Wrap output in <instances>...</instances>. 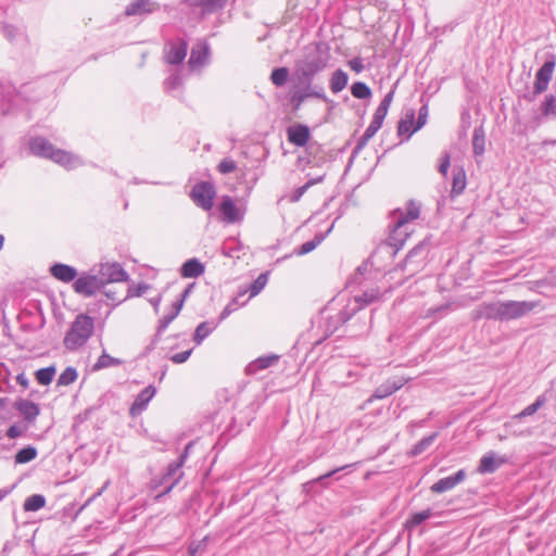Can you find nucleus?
Returning a JSON list of instances; mask_svg holds the SVG:
<instances>
[{"label": "nucleus", "instance_id": "a211bd4d", "mask_svg": "<svg viewBox=\"0 0 556 556\" xmlns=\"http://www.w3.org/2000/svg\"><path fill=\"white\" fill-rule=\"evenodd\" d=\"M465 469H459L452 476L439 479L435 483H433L430 488L431 492L441 494L446 491L454 489L457 484L462 483L466 479Z\"/></svg>", "mask_w": 556, "mask_h": 556}, {"label": "nucleus", "instance_id": "3c124183", "mask_svg": "<svg viewBox=\"0 0 556 556\" xmlns=\"http://www.w3.org/2000/svg\"><path fill=\"white\" fill-rule=\"evenodd\" d=\"M324 175L318 176L316 178L309 179L305 185L296 188L294 192L290 197L291 202H298L303 197V194L308 190L309 187L319 184L324 180Z\"/></svg>", "mask_w": 556, "mask_h": 556}, {"label": "nucleus", "instance_id": "f704fd0d", "mask_svg": "<svg viewBox=\"0 0 556 556\" xmlns=\"http://www.w3.org/2000/svg\"><path fill=\"white\" fill-rule=\"evenodd\" d=\"M439 433L433 432L429 434L428 437L422 438L420 441H418L407 453L409 457H416L420 454H422L438 438Z\"/></svg>", "mask_w": 556, "mask_h": 556}, {"label": "nucleus", "instance_id": "ddd939ff", "mask_svg": "<svg viewBox=\"0 0 556 556\" xmlns=\"http://www.w3.org/2000/svg\"><path fill=\"white\" fill-rule=\"evenodd\" d=\"M155 393L156 388L152 384H149L140 391L129 407V415L131 417H137L142 414V412L148 407L150 401L154 397Z\"/></svg>", "mask_w": 556, "mask_h": 556}, {"label": "nucleus", "instance_id": "6e6552de", "mask_svg": "<svg viewBox=\"0 0 556 556\" xmlns=\"http://www.w3.org/2000/svg\"><path fill=\"white\" fill-rule=\"evenodd\" d=\"M190 13L199 18H203L206 15H211L227 4V0H184Z\"/></svg>", "mask_w": 556, "mask_h": 556}, {"label": "nucleus", "instance_id": "20e7f679", "mask_svg": "<svg viewBox=\"0 0 556 556\" xmlns=\"http://www.w3.org/2000/svg\"><path fill=\"white\" fill-rule=\"evenodd\" d=\"M93 330L94 321L90 316L86 314L77 315L65 333L64 346L70 351H76L87 343Z\"/></svg>", "mask_w": 556, "mask_h": 556}, {"label": "nucleus", "instance_id": "603ef678", "mask_svg": "<svg viewBox=\"0 0 556 556\" xmlns=\"http://www.w3.org/2000/svg\"><path fill=\"white\" fill-rule=\"evenodd\" d=\"M78 372L76 368L68 366L66 367L58 378V386H70L76 381Z\"/></svg>", "mask_w": 556, "mask_h": 556}, {"label": "nucleus", "instance_id": "e433bc0d", "mask_svg": "<svg viewBox=\"0 0 556 556\" xmlns=\"http://www.w3.org/2000/svg\"><path fill=\"white\" fill-rule=\"evenodd\" d=\"M1 31L4 35V37L11 42H14L24 37V29L22 27L8 23H3L1 25Z\"/></svg>", "mask_w": 556, "mask_h": 556}, {"label": "nucleus", "instance_id": "dca6fc26", "mask_svg": "<svg viewBox=\"0 0 556 556\" xmlns=\"http://www.w3.org/2000/svg\"><path fill=\"white\" fill-rule=\"evenodd\" d=\"M187 51L188 42L180 38L168 45V48L165 51V60L168 64L178 65L185 60Z\"/></svg>", "mask_w": 556, "mask_h": 556}, {"label": "nucleus", "instance_id": "0e129e2a", "mask_svg": "<svg viewBox=\"0 0 556 556\" xmlns=\"http://www.w3.org/2000/svg\"><path fill=\"white\" fill-rule=\"evenodd\" d=\"M181 308H182V302H174L172 304V311L168 314H166L165 316L167 317L168 320L173 321L178 316Z\"/></svg>", "mask_w": 556, "mask_h": 556}, {"label": "nucleus", "instance_id": "e2e57ef3", "mask_svg": "<svg viewBox=\"0 0 556 556\" xmlns=\"http://www.w3.org/2000/svg\"><path fill=\"white\" fill-rule=\"evenodd\" d=\"M169 479H163V475L161 477H154L150 481V488L151 490L155 491L161 486H164V489L169 484Z\"/></svg>", "mask_w": 556, "mask_h": 556}, {"label": "nucleus", "instance_id": "393cba45", "mask_svg": "<svg viewBox=\"0 0 556 556\" xmlns=\"http://www.w3.org/2000/svg\"><path fill=\"white\" fill-rule=\"evenodd\" d=\"M204 271V264L195 257L187 260L180 267V275L184 278H198Z\"/></svg>", "mask_w": 556, "mask_h": 556}, {"label": "nucleus", "instance_id": "aec40b11", "mask_svg": "<svg viewBox=\"0 0 556 556\" xmlns=\"http://www.w3.org/2000/svg\"><path fill=\"white\" fill-rule=\"evenodd\" d=\"M288 141L296 147H304L309 140V128L304 124H296L287 129Z\"/></svg>", "mask_w": 556, "mask_h": 556}, {"label": "nucleus", "instance_id": "9d476101", "mask_svg": "<svg viewBox=\"0 0 556 556\" xmlns=\"http://www.w3.org/2000/svg\"><path fill=\"white\" fill-rule=\"evenodd\" d=\"M556 66V61L554 58H551L544 62V64L538 70L535 74L534 89L532 96L528 98L529 101L534 100V98L544 92L548 84L553 77V73Z\"/></svg>", "mask_w": 556, "mask_h": 556}, {"label": "nucleus", "instance_id": "680f3d73", "mask_svg": "<svg viewBox=\"0 0 556 556\" xmlns=\"http://www.w3.org/2000/svg\"><path fill=\"white\" fill-rule=\"evenodd\" d=\"M191 353L192 350L190 349L180 353L173 354L169 356V359L175 364H182L190 357Z\"/></svg>", "mask_w": 556, "mask_h": 556}, {"label": "nucleus", "instance_id": "c9c22d12", "mask_svg": "<svg viewBox=\"0 0 556 556\" xmlns=\"http://www.w3.org/2000/svg\"><path fill=\"white\" fill-rule=\"evenodd\" d=\"M353 466H354L353 464H349V465H344V466H341V467L334 468V469H332V470H330V471L326 472L325 475H321V476H319V477H317V478H315V479H313V480H311V481L306 482V483L304 484V488H305V489H307L308 486H312V485H314V484H316V483H319V484H321L323 486H325V488H326V486L328 485V480H329L331 477H333L336 473H338V472H340V471H342V470H345V469H348V468H352Z\"/></svg>", "mask_w": 556, "mask_h": 556}, {"label": "nucleus", "instance_id": "f8f14e48", "mask_svg": "<svg viewBox=\"0 0 556 556\" xmlns=\"http://www.w3.org/2000/svg\"><path fill=\"white\" fill-rule=\"evenodd\" d=\"M210 58V46L206 42H197L190 52L188 66L191 71L198 70L207 64Z\"/></svg>", "mask_w": 556, "mask_h": 556}, {"label": "nucleus", "instance_id": "338daca9", "mask_svg": "<svg viewBox=\"0 0 556 556\" xmlns=\"http://www.w3.org/2000/svg\"><path fill=\"white\" fill-rule=\"evenodd\" d=\"M451 162H450V155L447 153L444 154L441 164L439 165V172L443 175H446L448 168H450Z\"/></svg>", "mask_w": 556, "mask_h": 556}, {"label": "nucleus", "instance_id": "4d7b16f0", "mask_svg": "<svg viewBox=\"0 0 556 556\" xmlns=\"http://www.w3.org/2000/svg\"><path fill=\"white\" fill-rule=\"evenodd\" d=\"M182 85V78L178 73L172 74L164 80V89L169 92L180 88Z\"/></svg>", "mask_w": 556, "mask_h": 556}, {"label": "nucleus", "instance_id": "7ed1b4c3", "mask_svg": "<svg viewBox=\"0 0 556 556\" xmlns=\"http://www.w3.org/2000/svg\"><path fill=\"white\" fill-rule=\"evenodd\" d=\"M28 149L30 154L37 157L51 160L67 169L83 165V162L78 156L62 149L55 148L47 138L42 136H35L29 138Z\"/></svg>", "mask_w": 556, "mask_h": 556}, {"label": "nucleus", "instance_id": "052dcab7", "mask_svg": "<svg viewBox=\"0 0 556 556\" xmlns=\"http://www.w3.org/2000/svg\"><path fill=\"white\" fill-rule=\"evenodd\" d=\"M428 117V105L424 104L418 112V118L415 124V129H420L427 122Z\"/></svg>", "mask_w": 556, "mask_h": 556}, {"label": "nucleus", "instance_id": "6e6d98bb", "mask_svg": "<svg viewBox=\"0 0 556 556\" xmlns=\"http://www.w3.org/2000/svg\"><path fill=\"white\" fill-rule=\"evenodd\" d=\"M268 281V273H262L258 275V277L253 281V283L250 287V295L255 296L257 295L266 286Z\"/></svg>", "mask_w": 556, "mask_h": 556}, {"label": "nucleus", "instance_id": "79ce46f5", "mask_svg": "<svg viewBox=\"0 0 556 556\" xmlns=\"http://www.w3.org/2000/svg\"><path fill=\"white\" fill-rule=\"evenodd\" d=\"M432 516V510L427 508L421 511H417L410 515V517L406 520L405 527L408 529H413L421 525L424 521L429 519Z\"/></svg>", "mask_w": 556, "mask_h": 556}, {"label": "nucleus", "instance_id": "0eeeda50", "mask_svg": "<svg viewBox=\"0 0 556 556\" xmlns=\"http://www.w3.org/2000/svg\"><path fill=\"white\" fill-rule=\"evenodd\" d=\"M97 275L100 278V280H102L103 288L108 283L123 282L129 279L128 273L117 262L101 263Z\"/></svg>", "mask_w": 556, "mask_h": 556}, {"label": "nucleus", "instance_id": "49530a36", "mask_svg": "<svg viewBox=\"0 0 556 556\" xmlns=\"http://www.w3.org/2000/svg\"><path fill=\"white\" fill-rule=\"evenodd\" d=\"M172 321L167 319V317L164 315L160 320L156 328V332L153 336L151 343L146 348V353L151 352L157 344V342L161 339L162 333L166 330V328L169 326Z\"/></svg>", "mask_w": 556, "mask_h": 556}, {"label": "nucleus", "instance_id": "cd10ccee", "mask_svg": "<svg viewBox=\"0 0 556 556\" xmlns=\"http://www.w3.org/2000/svg\"><path fill=\"white\" fill-rule=\"evenodd\" d=\"M395 93V86L383 97L382 101L376 109L372 121L383 124V121L388 114L389 108L393 101Z\"/></svg>", "mask_w": 556, "mask_h": 556}, {"label": "nucleus", "instance_id": "f03ea898", "mask_svg": "<svg viewBox=\"0 0 556 556\" xmlns=\"http://www.w3.org/2000/svg\"><path fill=\"white\" fill-rule=\"evenodd\" d=\"M538 305L539 302L534 301L513 300L482 303L472 311L471 317L473 320L485 318L498 321H509L528 315Z\"/></svg>", "mask_w": 556, "mask_h": 556}, {"label": "nucleus", "instance_id": "c756f323", "mask_svg": "<svg viewBox=\"0 0 556 556\" xmlns=\"http://www.w3.org/2000/svg\"><path fill=\"white\" fill-rule=\"evenodd\" d=\"M217 327L214 321H202L195 328L193 334V341L197 345H200L204 339H206Z\"/></svg>", "mask_w": 556, "mask_h": 556}, {"label": "nucleus", "instance_id": "4c0bfd02", "mask_svg": "<svg viewBox=\"0 0 556 556\" xmlns=\"http://www.w3.org/2000/svg\"><path fill=\"white\" fill-rule=\"evenodd\" d=\"M414 118H415V112L410 111L408 114H406V118L401 119L399 122V125H397L399 135L407 134V136L410 137L414 132H416L418 130V129H415Z\"/></svg>", "mask_w": 556, "mask_h": 556}, {"label": "nucleus", "instance_id": "4468645a", "mask_svg": "<svg viewBox=\"0 0 556 556\" xmlns=\"http://www.w3.org/2000/svg\"><path fill=\"white\" fill-rule=\"evenodd\" d=\"M308 98H316L323 101H327V96L323 86L315 85V88L304 89L291 96V104L294 111L299 110L302 103Z\"/></svg>", "mask_w": 556, "mask_h": 556}, {"label": "nucleus", "instance_id": "ea45409f", "mask_svg": "<svg viewBox=\"0 0 556 556\" xmlns=\"http://www.w3.org/2000/svg\"><path fill=\"white\" fill-rule=\"evenodd\" d=\"M17 93L15 92V88L9 83L0 81V102L1 103H15L17 99Z\"/></svg>", "mask_w": 556, "mask_h": 556}, {"label": "nucleus", "instance_id": "1a4fd4ad", "mask_svg": "<svg viewBox=\"0 0 556 556\" xmlns=\"http://www.w3.org/2000/svg\"><path fill=\"white\" fill-rule=\"evenodd\" d=\"M429 253V243L426 240L420 241L416 244L406 255L402 269H406L410 266V274L417 273L422 266Z\"/></svg>", "mask_w": 556, "mask_h": 556}, {"label": "nucleus", "instance_id": "774afa93", "mask_svg": "<svg viewBox=\"0 0 556 556\" xmlns=\"http://www.w3.org/2000/svg\"><path fill=\"white\" fill-rule=\"evenodd\" d=\"M21 434H22V431H21L20 427H18V426H16V425H12V426H11V427H9V429L7 430V435H8L10 439L18 438Z\"/></svg>", "mask_w": 556, "mask_h": 556}, {"label": "nucleus", "instance_id": "b1692460", "mask_svg": "<svg viewBox=\"0 0 556 556\" xmlns=\"http://www.w3.org/2000/svg\"><path fill=\"white\" fill-rule=\"evenodd\" d=\"M279 361V355L277 354H268L263 355L251 362L245 371L249 375H254L258 372L260 370L266 369L268 367H271L273 365L277 364Z\"/></svg>", "mask_w": 556, "mask_h": 556}, {"label": "nucleus", "instance_id": "423d86ee", "mask_svg": "<svg viewBox=\"0 0 556 556\" xmlns=\"http://www.w3.org/2000/svg\"><path fill=\"white\" fill-rule=\"evenodd\" d=\"M215 194V187L208 181L195 184L190 192V197L195 205L204 211H210L213 207Z\"/></svg>", "mask_w": 556, "mask_h": 556}, {"label": "nucleus", "instance_id": "864d4df0", "mask_svg": "<svg viewBox=\"0 0 556 556\" xmlns=\"http://www.w3.org/2000/svg\"><path fill=\"white\" fill-rule=\"evenodd\" d=\"M362 309V305H356L354 303L353 306L351 304L346 305L337 316V319L340 324H345L349 321L355 314Z\"/></svg>", "mask_w": 556, "mask_h": 556}, {"label": "nucleus", "instance_id": "8fccbe9b", "mask_svg": "<svg viewBox=\"0 0 556 556\" xmlns=\"http://www.w3.org/2000/svg\"><path fill=\"white\" fill-rule=\"evenodd\" d=\"M289 77V70L285 66L276 67L271 71L270 80L277 87L286 85Z\"/></svg>", "mask_w": 556, "mask_h": 556}, {"label": "nucleus", "instance_id": "bb28decb", "mask_svg": "<svg viewBox=\"0 0 556 556\" xmlns=\"http://www.w3.org/2000/svg\"><path fill=\"white\" fill-rule=\"evenodd\" d=\"M382 124L371 119L365 132L357 140L356 146L353 150V155L358 154L367 146L368 141L377 134Z\"/></svg>", "mask_w": 556, "mask_h": 556}, {"label": "nucleus", "instance_id": "bf43d9fd", "mask_svg": "<svg viewBox=\"0 0 556 556\" xmlns=\"http://www.w3.org/2000/svg\"><path fill=\"white\" fill-rule=\"evenodd\" d=\"M148 289L149 286L143 282L130 286L127 290V298L141 296Z\"/></svg>", "mask_w": 556, "mask_h": 556}, {"label": "nucleus", "instance_id": "69168bd1", "mask_svg": "<svg viewBox=\"0 0 556 556\" xmlns=\"http://www.w3.org/2000/svg\"><path fill=\"white\" fill-rule=\"evenodd\" d=\"M349 66L351 67L352 71H354L355 73H361L364 71L365 66L363 64V60L361 58H354L352 60L349 61Z\"/></svg>", "mask_w": 556, "mask_h": 556}, {"label": "nucleus", "instance_id": "9b49d317", "mask_svg": "<svg viewBox=\"0 0 556 556\" xmlns=\"http://www.w3.org/2000/svg\"><path fill=\"white\" fill-rule=\"evenodd\" d=\"M73 288L76 293L90 298L100 291L103 286L102 280H100L97 274H83L74 281Z\"/></svg>", "mask_w": 556, "mask_h": 556}, {"label": "nucleus", "instance_id": "f257e3e1", "mask_svg": "<svg viewBox=\"0 0 556 556\" xmlns=\"http://www.w3.org/2000/svg\"><path fill=\"white\" fill-rule=\"evenodd\" d=\"M420 208V203L415 200H409L404 210L397 208L393 211V225L391 232L388 239L377 247L375 252L371 254V258H376L381 255H388L389 258H393L397 254L405 244L407 238L410 236L412 230L409 229V223L419 218Z\"/></svg>", "mask_w": 556, "mask_h": 556}, {"label": "nucleus", "instance_id": "09e8293b", "mask_svg": "<svg viewBox=\"0 0 556 556\" xmlns=\"http://www.w3.org/2000/svg\"><path fill=\"white\" fill-rule=\"evenodd\" d=\"M351 93L356 99H368L371 97V89L363 81H356L351 86Z\"/></svg>", "mask_w": 556, "mask_h": 556}, {"label": "nucleus", "instance_id": "58836bf2", "mask_svg": "<svg viewBox=\"0 0 556 556\" xmlns=\"http://www.w3.org/2000/svg\"><path fill=\"white\" fill-rule=\"evenodd\" d=\"M38 455L37 448L33 445L21 448L14 456L15 464H26L34 460Z\"/></svg>", "mask_w": 556, "mask_h": 556}, {"label": "nucleus", "instance_id": "6ab92c4d", "mask_svg": "<svg viewBox=\"0 0 556 556\" xmlns=\"http://www.w3.org/2000/svg\"><path fill=\"white\" fill-rule=\"evenodd\" d=\"M506 462V457H496L494 452H488L481 457L477 471L482 475L493 473Z\"/></svg>", "mask_w": 556, "mask_h": 556}, {"label": "nucleus", "instance_id": "37998d69", "mask_svg": "<svg viewBox=\"0 0 556 556\" xmlns=\"http://www.w3.org/2000/svg\"><path fill=\"white\" fill-rule=\"evenodd\" d=\"M122 364V359L115 358L109 355L108 353L103 352L97 359L96 364L93 365V370H100L112 366H119Z\"/></svg>", "mask_w": 556, "mask_h": 556}, {"label": "nucleus", "instance_id": "13d9d810", "mask_svg": "<svg viewBox=\"0 0 556 556\" xmlns=\"http://www.w3.org/2000/svg\"><path fill=\"white\" fill-rule=\"evenodd\" d=\"M217 168L222 174H230L237 169V164L231 159H224L219 162Z\"/></svg>", "mask_w": 556, "mask_h": 556}, {"label": "nucleus", "instance_id": "2f4dec72", "mask_svg": "<svg viewBox=\"0 0 556 556\" xmlns=\"http://www.w3.org/2000/svg\"><path fill=\"white\" fill-rule=\"evenodd\" d=\"M472 150L476 156L483 155L485 151V132L482 126L476 127L473 129Z\"/></svg>", "mask_w": 556, "mask_h": 556}, {"label": "nucleus", "instance_id": "2eb2a0df", "mask_svg": "<svg viewBox=\"0 0 556 556\" xmlns=\"http://www.w3.org/2000/svg\"><path fill=\"white\" fill-rule=\"evenodd\" d=\"M161 9V5L153 0H131L125 8V15H148Z\"/></svg>", "mask_w": 556, "mask_h": 556}, {"label": "nucleus", "instance_id": "5fc2aeb1", "mask_svg": "<svg viewBox=\"0 0 556 556\" xmlns=\"http://www.w3.org/2000/svg\"><path fill=\"white\" fill-rule=\"evenodd\" d=\"M541 111L544 116H555L556 117V97L547 96L541 105Z\"/></svg>", "mask_w": 556, "mask_h": 556}, {"label": "nucleus", "instance_id": "a18cd8bd", "mask_svg": "<svg viewBox=\"0 0 556 556\" xmlns=\"http://www.w3.org/2000/svg\"><path fill=\"white\" fill-rule=\"evenodd\" d=\"M545 403V399L544 396L540 395L536 397V400L528 405L527 407H525L520 413L516 414L514 416L515 419H522V418H526L528 416H532L533 414H535Z\"/></svg>", "mask_w": 556, "mask_h": 556}, {"label": "nucleus", "instance_id": "c03bdc74", "mask_svg": "<svg viewBox=\"0 0 556 556\" xmlns=\"http://www.w3.org/2000/svg\"><path fill=\"white\" fill-rule=\"evenodd\" d=\"M55 367L48 366L45 368H40L35 372L36 380L41 386H48L52 382L55 375Z\"/></svg>", "mask_w": 556, "mask_h": 556}, {"label": "nucleus", "instance_id": "473e14b6", "mask_svg": "<svg viewBox=\"0 0 556 556\" xmlns=\"http://www.w3.org/2000/svg\"><path fill=\"white\" fill-rule=\"evenodd\" d=\"M466 188V174L463 168L453 170L451 197L455 198L463 193Z\"/></svg>", "mask_w": 556, "mask_h": 556}, {"label": "nucleus", "instance_id": "5701e85b", "mask_svg": "<svg viewBox=\"0 0 556 556\" xmlns=\"http://www.w3.org/2000/svg\"><path fill=\"white\" fill-rule=\"evenodd\" d=\"M50 274L62 282H71L76 280L77 269L67 264L55 263L50 267Z\"/></svg>", "mask_w": 556, "mask_h": 556}, {"label": "nucleus", "instance_id": "39448f33", "mask_svg": "<svg viewBox=\"0 0 556 556\" xmlns=\"http://www.w3.org/2000/svg\"><path fill=\"white\" fill-rule=\"evenodd\" d=\"M329 59V53L323 50L320 45H316V47L308 51L305 58L296 64L317 75L327 67Z\"/></svg>", "mask_w": 556, "mask_h": 556}, {"label": "nucleus", "instance_id": "a19ab883", "mask_svg": "<svg viewBox=\"0 0 556 556\" xmlns=\"http://www.w3.org/2000/svg\"><path fill=\"white\" fill-rule=\"evenodd\" d=\"M45 505L46 497L43 495L33 494L25 500L23 508L25 511H37L41 509Z\"/></svg>", "mask_w": 556, "mask_h": 556}, {"label": "nucleus", "instance_id": "412c9836", "mask_svg": "<svg viewBox=\"0 0 556 556\" xmlns=\"http://www.w3.org/2000/svg\"><path fill=\"white\" fill-rule=\"evenodd\" d=\"M219 211L224 220L230 224L240 222L243 218V214L240 213L239 208L236 206L233 200L229 195L223 197Z\"/></svg>", "mask_w": 556, "mask_h": 556}, {"label": "nucleus", "instance_id": "a878e982", "mask_svg": "<svg viewBox=\"0 0 556 556\" xmlns=\"http://www.w3.org/2000/svg\"><path fill=\"white\" fill-rule=\"evenodd\" d=\"M332 229H333V224L328 228V230L325 233H323V232L316 233L312 240L306 241L299 248L294 249V254L301 256V255H305V254L314 251L325 240V238L331 232Z\"/></svg>", "mask_w": 556, "mask_h": 556}, {"label": "nucleus", "instance_id": "72a5a7b5", "mask_svg": "<svg viewBox=\"0 0 556 556\" xmlns=\"http://www.w3.org/2000/svg\"><path fill=\"white\" fill-rule=\"evenodd\" d=\"M315 76H316V74H314L296 64L295 78L298 80V85L301 88H304V89L315 88V85H313V80H314Z\"/></svg>", "mask_w": 556, "mask_h": 556}, {"label": "nucleus", "instance_id": "de8ad7c7", "mask_svg": "<svg viewBox=\"0 0 556 556\" xmlns=\"http://www.w3.org/2000/svg\"><path fill=\"white\" fill-rule=\"evenodd\" d=\"M379 290L378 289H370L363 292L361 295H356L354 298V303L356 305H362V308L374 301H376L379 298Z\"/></svg>", "mask_w": 556, "mask_h": 556}, {"label": "nucleus", "instance_id": "f3484780", "mask_svg": "<svg viewBox=\"0 0 556 556\" xmlns=\"http://www.w3.org/2000/svg\"><path fill=\"white\" fill-rule=\"evenodd\" d=\"M182 465L184 464H181V462H179L178 459L167 465L166 471L165 473H163V479H169L170 481L169 484L165 489H163L162 492L155 495L156 501H159L164 495L168 494L174 489V486L180 481L182 477V471H180V468L182 467Z\"/></svg>", "mask_w": 556, "mask_h": 556}, {"label": "nucleus", "instance_id": "c85d7f7f", "mask_svg": "<svg viewBox=\"0 0 556 556\" xmlns=\"http://www.w3.org/2000/svg\"><path fill=\"white\" fill-rule=\"evenodd\" d=\"M403 387V383L401 381H387L382 384H380L374 392L372 397L374 399H386L390 395H392L394 392L400 390Z\"/></svg>", "mask_w": 556, "mask_h": 556}, {"label": "nucleus", "instance_id": "4be33fe9", "mask_svg": "<svg viewBox=\"0 0 556 556\" xmlns=\"http://www.w3.org/2000/svg\"><path fill=\"white\" fill-rule=\"evenodd\" d=\"M14 407L29 424L34 422L40 414L39 405L29 400L18 399L14 403Z\"/></svg>", "mask_w": 556, "mask_h": 556}, {"label": "nucleus", "instance_id": "7c9ffc66", "mask_svg": "<svg viewBox=\"0 0 556 556\" xmlns=\"http://www.w3.org/2000/svg\"><path fill=\"white\" fill-rule=\"evenodd\" d=\"M348 81H349V76L348 74L339 68V70H336L332 75H331V78H330V89L333 93H339L341 92L348 85Z\"/></svg>", "mask_w": 556, "mask_h": 556}]
</instances>
